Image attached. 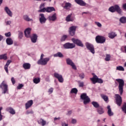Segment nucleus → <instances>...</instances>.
I'll return each instance as SVG.
<instances>
[{
  "mask_svg": "<svg viewBox=\"0 0 126 126\" xmlns=\"http://www.w3.org/2000/svg\"><path fill=\"white\" fill-rule=\"evenodd\" d=\"M2 87L4 88V94H5L6 92H7V87L8 86L5 84V82L4 81H2L1 84L0 85V88L2 89Z\"/></svg>",
  "mask_w": 126,
  "mask_h": 126,
  "instance_id": "nucleus-15",
  "label": "nucleus"
},
{
  "mask_svg": "<svg viewBox=\"0 0 126 126\" xmlns=\"http://www.w3.org/2000/svg\"><path fill=\"white\" fill-rule=\"evenodd\" d=\"M96 111L99 115H102L105 113V111L102 106H99L98 108H97Z\"/></svg>",
  "mask_w": 126,
  "mask_h": 126,
  "instance_id": "nucleus-23",
  "label": "nucleus"
},
{
  "mask_svg": "<svg viewBox=\"0 0 126 126\" xmlns=\"http://www.w3.org/2000/svg\"><path fill=\"white\" fill-rule=\"evenodd\" d=\"M1 110H2V107H0V122L2 120V115H1Z\"/></svg>",
  "mask_w": 126,
  "mask_h": 126,
  "instance_id": "nucleus-50",
  "label": "nucleus"
},
{
  "mask_svg": "<svg viewBox=\"0 0 126 126\" xmlns=\"http://www.w3.org/2000/svg\"><path fill=\"white\" fill-rule=\"evenodd\" d=\"M23 67L24 68V69H30L31 64L29 63H25L23 64Z\"/></svg>",
  "mask_w": 126,
  "mask_h": 126,
  "instance_id": "nucleus-27",
  "label": "nucleus"
},
{
  "mask_svg": "<svg viewBox=\"0 0 126 126\" xmlns=\"http://www.w3.org/2000/svg\"><path fill=\"white\" fill-rule=\"evenodd\" d=\"M106 62H110L111 61V55L110 54H106L105 58Z\"/></svg>",
  "mask_w": 126,
  "mask_h": 126,
  "instance_id": "nucleus-40",
  "label": "nucleus"
},
{
  "mask_svg": "<svg viewBox=\"0 0 126 126\" xmlns=\"http://www.w3.org/2000/svg\"><path fill=\"white\" fill-rule=\"evenodd\" d=\"M6 43L7 45H12V44H13V40H12V39H11V38H7L6 39Z\"/></svg>",
  "mask_w": 126,
  "mask_h": 126,
  "instance_id": "nucleus-30",
  "label": "nucleus"
},
{
  "mask_svg": "<svg viewBox=\"0 0 126 126\" xmlns=\"http://www.w3.org/2000/svg\"><path fill=\"white\" fill-rule=\"evenodd\" d=\"M108 37L110 39H114V38L117 37V33L115 32H111L108 33Z\"/></svg>",
  "mask_w": 126,
  "mask_h": 126,
  "instance_id": "nucleus-25",
  "label": "nucleus"
},
{
  "mask_svg": "<svg viewBox=\"0 0 126 126\" xmlns=\"http://www.w3.org/2000/svg\"><path fill=\"white\" fill-rule=\"evenodd\" d=\"M0 60H3L4 61H6V60H7V54H4L2 55H0Z\"/></svg>",
  "mask_w": 126,
  "mask_h": 126,
  "instance_id": "nucleus-33",
  "label": "nucleus"
},
{
  "mask_svg": "<svg viewBox=\"0 0 126 126\" xmlns=\"http://www.w3.org/2000/svg\"><path fill=\"white\" fill-rule=\"evenodd\" d=\"M80 97L82 100H84L83 103L84 105H87V104H89V103H90V98L87 96V94L86 93L82 94H81Z\"/></svg>",
  "mask_w": 126,
  "mask_h": 126,
  "instance_id": "nucleus-3",
  "label": "nucleus"
},
{
  "mask_svg": "<svg viewBox=\"0 0 126 126\" xmlns=\"http://www.w3.org/2000/svg\"><path fill=\"white\" fill-rule=\"evenodd\" d=\"M108 10L110 11V12H116V11L119 14H122V12H123L119 5H115L114 6L109 7Z\"/></svg>",
  "mask_w": 126,
  "mask_h": 126,
  "instance_id": "nucleus-2",
  "label": "nucleus"
},
{
  "mask_svg": "<svg viewBox=\"0 0 126 126\" xmlns=\"http://www.w3.org/2000/svg\"><path fill=\"white\" fill-rule=\"evenodd\" d=\"M116 98L115 101L117 105L119 107H121V105H122V103H123V99H122V97L120 94H115Z\"/></svg>",
  "mask_w": 126,
  "mask_h": 126,
  "instance_id": "nucleus-7",
  "label": "nucleus"
},
{
  "mask_svg": "<svg viewBox=\"0 0 126 126\" xmlns=\"http://www.w3.org/2000/svg\"><path fill=\"white\" fill-rule=\"evenodd\" d=\"M11 81L13 85L15 84L16 81H15V79H14V77H12L11 78Z\"/></svg>",
  "mask_w": 126,
  "mask_h": 126,
  "instance_id": "nucleus-52",
  "label": "nucleus"
},
{
  "mask_svg": "<svg viewBox=\"0 0 126 126\" xmlns=\"http://www.w3.org/2000/svg\"><path fill=\"white\" fill-rule=\"evenodd\" d=\"M44 54H42L41 55L40 60L44 59Z\"/></svg>",
  "mask_w": 126,
  "mask_h": 126,
  "instance_id": "nucleus-61",
  "label": "nucleus"
},
{
  "mask_svg": "<svg viewBox=\"0 0 126 126\" xmlns=\"http://www.w3.org/2000/svg\"><path fill=\"white\" fill-rule=\"evenodd\" d=\"M48 19L49 21H56V20H57V14L54 13L52 16H49Z\"/></svg>",
  "mask_w": 126,
  "mask_h": 126,
  "instance_id": "nucleus-18",
  "label": "nucleus"
},
{
  "mask_svg": "<svg viewBox=\"0 0 126 126\" xmlns=\"http://www.w3.org/2000/svg\"><path fill=\"white\" fill-rule=\"evenodd\" d=\"M92 105L94 106V108H96V109L98 108L100 106V105H99V103L96 101H93L92 102Z\"/></svg>",
  "mask_w": 126,
  "mask_h": 126,
  "instance_id": "nucleus-34",
  "label": "nucleus"
},
{
  "mask_svg": "<svg viewBox=\"0 0 126 126\" xmlns=\"http://www.w3.org/2000/svg\"><path fill=\"white\" fill-rule=\"evenodd\" d=\"M31 41L32 43H36L38 39V36L35 33H33L31 37Z\"/></svg>",
  "mask_w": 126,
  "mask_h": 126,
  "instance_id": "nucleus-19",
  "label": "nucleus"
},
{
  "mask_svg": "<svg viewBox=\"0 0 126 126\" xmlns=\"http://www.w3.org/2000/svg\"><path fill=\"white\" fill-rule=\"evenodd\" d=\"M63 47L65 49H73V48H75V44L67 42L63 45Z\"/></svg>",
  "mask_w": 126,
  "mask_h": 126,
  "instance_id": "nucleus-12",
  "label": "nucleus"
},
{
  "mask_svg": "<svg viewBox=\"0 0 126 126\" xmlns=\"http://www.w3.org/2000/svg\"><path fill=\"white\" fill-rule=\"evenodd\" d=\"M75 1L77 3V4L81 5V6H88L89 5L88 4L84 2L83 0H75Z\"/></svg>",
  "mask_w": 126,
  "mask_h": 126,
  "instance_id": "nucleus-14",
  "label": "nucleus"
},
{
  "mask_svg": "<svg viewBox=\"0 0 126 126\" xmlns=\"http://www.w3.org/2000/svg\"><path fill=\"white\" fill-rule=\"evenodd\" d=\"M6 25H10L11 24V21H8L6 23Z\"/></svg>",
  "mask_w": 126,
  "mask_h": 126,
  "instance_id": "nucleus-59",
  "label": "nucleus"
},
{
  "mask_svg": "<svg viewBox=\"0 0 126 126\" xmlns=\"http://www.w3.org/2000/svg\"><path fill=\"white\" fill-rule=\"evenodd\" d=\"M11 35V34L10 33V32L5 33V36H6V37H10Z\"/></svg>",
  "mask_w": 126,
  "mask_h": 126,
  "instance_id": "nucleus-55",
  "label": "nucleus"
},
{
  "mask_svg": "<svg viewBox=\"0 0 126 126\" xmlns=\"http://www.w3.org/2000/svg\"><path fill=\"white\" fill-rule=\"evenodd\" d=\"M60 119H61V118L60 117H58V118L56 117L54 118V121H57V120H60Z\"/></svg>",
  "mask_w": 126,
  "mask_h": 126,
  "instance_id": "nucleus-64",
  "label": "nucleus"
},
{
  "mask_svg": "<svg viewBox=\"0 0 126 126\" xmlns=\"http://www.w3.org/2000/svg\"><path fill=\"white\" fill-rule=\"evenodd\" d=\"M79 77L81 78V79H83L84 77H85V75H84V73H81L79 75Z\"/></svg>",
  "mask_w": 126,
  "mask_h": 126,
  "instance_id": "nucleus-49",
  "label": "nucleus"
},
{
  "mask_svg": "<svg viewBox=\"0 0 126 126\" xmlns=\"http://www.w3.org/2000/svg\"><path fill=\"white\" fill-rule=\"evenodd\" d=\"M62 126H68V124H66L65 123H63Z\"/></svg>",
  "mask_w": 126,
  "mask_h": 126,
  "instance_id": "nucleus-62",
  "label": "nucleus"
},
{
  "mask_svg": "<svg viewBox=\"0 0 126 126\" xmlns=\"http://www.w3.org/2000/svg\"><path fill=\"white\" fill-rule=\"evenodd\" d=\"M122 8H123V9H124V10H126V3L123 4V5L122 6Z\"/></svg>",
  "mask_w": 126,
  "mask_h": 126,
  "instance_id": "nucleus-57",
  "label": "nucleus"
},
{
  "mask_svg": "<svg viewBox=\"0 0 126 126\" xmlns=\"http://www.w3.org/2000/svg\"><path fill=\"white\" fill-rule=\"evenodd\" d=\"M90 80L92 81L93 84H95L97 83V81L98 80V77H97V75H94L92 78H90Z\"/></svg>",
  "mask_w": 126,
  "mask_h": 126,
  "instance_id": "nucleus-26",
  "label": "nucleus"
},
{
  "mask_svg": "<svg viewBox=\"0 0 126 126\" xmlns=\"http://www.w3.org/2000/svg\"><path fill=\"white\" fill-rule=\"evenodd\" d=\"M76 28L77 27L75 26H72L70 27L69 29V34L70 36H73L75 35V32L76 31Z\"/></svg>",
  "mask_w": 126,
  "mask_h": 126,
  "instance_id": "nucleus-10",
  "label": "nucleus"
},
{
  "mask_svg": "<svg viewBox=\"0 0 126 126\" xmlns=\"http://www.w3.org/2000/svg\"><path fill=\"white\" fill-rule=\"evenodd\" d=\"M38 12H47V8H43L40 9L39 10H38Z\"/></svg>",
  "mask_w": 126,
  "mask_h": 126,
  "instance_id": "nucleus-45",
  "label": "nucleus"
},
{
  "mask_svg": "<svg viewBox=\"0 0 126 126\" xmlns=\"http://www.w3.org/2000/svg\"><path fill=\"white\" fill-rule=\"evenodd\" d=\"M18 37L19 39H22V37H23V32H19Z\"/></svg>",
  "mask_w": 126,
  "mask_h": 126,
  "instance_id": "nucleus-46",
  "label": "nucleus"
},
{
  "mask_svg": "<svg viewBox=\"0 0 126 126\" xmlns=\"http://www.w3.org/2000/svg\"><path fill=\"white\" fill-rule=\"evenodd\" d=\"M55 58H63V55L61 52H58L54 55Z\"/></svg>",
  "mask_w": 126,
  "mask_h": 126,
  "instance_id": "nucleus-32",
  "label": "nucleus"
},
{
  "mask_svg": "<svg viewBox=\"0 0 126 126\" xmlns=\"http://www.w3.org/2000/svg\"><path fill=\"white\" fill-rule=\"evenodd\" d=\"M25 35L27 38H30V37H31V29H27L25 31Z\"/></svg>",
  "mask_w": 126,
  "mask_h": 126,
  "instance_id": "nucleus-17",
  "label": "nucleus"
},
{
  "mask_svg": "<svg viewBox=\"0 0 126 126\" xmlns=\"http://www.w3.org/2000/svg\"><path fill=\"white\" fill-rule=\"evenodd\" d=\"M71 41L73 42V43H74V44L77 45V46L83 47L84 45L81 40L78 39L73 38L71 39Z\"/></svg>",
  "mask_w": 126,
  "mask_h": 126,
  "instance_id": "nucleus-8",
  "label": "nucleus"
},
{
  "mask_svg": "<svg viewBox=\"0 0 126 126\" xmlns=\"http://www.w3.org/2000/svg\"><path fill=\"white\" fill-rule=\"evenodd\" d=\"M103 81L102 79L97 78V83H103Z\"/></svg>",
  "mask_w": 126,
  "mask_h": 126,
  "instance_id": "nucleus-51",
  "label": "nucleus"
},
{
  "mask_svg": "<svg viewBox=\"0 0 126 126\" xmlns=\"http://www.w3.org/2000/svg\"><path fill=\"white\" fill-rule=\"evenodd\" d=\"M52 11H56V9H55L54 7H46V12L50 13L52 12Z\"/></svg>",
  "mask_w": 126,
  "mask_h": 126,
  "instance_id": "nucleus-29",
  "label": "nucleus"
},
{
  "mask_svg": "<svg viewBox=\"0 0 126 126\" xmlns=\"http://www.w3.org/2000/svg\"><path fill=\"white\" fill-rule=\"evenodd\" d=\"M32 105H33V100H30L28 101L25 104L26 110H28L29 108H31V107H32Z\"/></svg>",
  "mask_w": 126,
  "mask_h": 126,
  "instance_id": "nucleus-16",
  "label": "nucleus"
},
{
  "mask_svg": "<svg viewBox=\"0 0 126 126\" xmlns=\"http://www.w3.org/2000/svg\"><path fill=\"white\" fill-rule=\"evenodd\" d=\"M43 7H45V3H41L39 6V8L41 9L43 8Z\"/></svg>",
  "mask_w": 126,
  "mask_h": 126,
  "instance_id": "nucleus-56",
  "label": "nucleus"
},
{
  "mask_svg": "<svg viewBox=\"0 0 126 126\" xmlns=\"http://www.w3.org/2000/svg\"><path fill=\"white\" fill-rule=\"evenodd\" d=\"M4 10L5 11H6L7 14H8L9 16H10V17H12V12L10 11L9 8H8V7H5Z\"/></svg>",
  "mask_w": 126,
  "mask_h": 126,
  "instance_id": "nucleus-24",
  "label": "nucleus"
},
{
  "mask_svg": "<svg viewBox=\"0 0 126 126\" xmlns=\"http://www.w3.org/2000/svg\"><path fill=\"white\" fill-rule=\"evenodd\" d=\"M24 87V85L22 84H19L18 86L17 87V89L18 90H20L21 89V88H22V87Z\"/></svg>",
  "mask_w": 126,
  "mask_h": 126,
  "instance_id": "nucleus-47",
  "label": "nucleus"
},
{
  "mask_svg": "<svg viewBox=\"0 0 126 126\" xmlns=\"http://www.w3.org/2000/svg\"><path fill=\"white\" fill-rule=\"evenodd\" d=\"M3 39V36L0 34V41H1Z\"/></svg>",
  "mask_w": 126,
  "mask_h": 126,
  "instance_id": "nucleus-63",
  "label": "nucleus"
},
{
  "mask_svg": "<svg viewBox=\"0 0 126 126\" xmlns=\"http://www.w3.org/2000/svg\"><path fill=\"white\" fill-rule=\"evenodd\" d=\"M70 7H71V3L69 2H66L65 3L64 8H65V9H68L69 8H70Z\"/></svg>",
  "mask_w": 126,
  "mask_h": 126,
  "instance_id": "nucleus-35",
  "label": "nucleus"
},
{
  "mask_svg": "<svg viewBox=\"0 0 126 126\" xmlns=\"http://www.w3.org/2000/svg\"><path fill=\"white\" fill-rule=\"evenodd\" d=\"M116 70H119L120 71H125V68L122 66H118L116 67Z\"/></svg>",
  "mask_w": 126,
  "mask_h": 126,
  "instance_id": "nucleus-39",
  "label": "nucleus"
},
{
  "mask_svg": "<svg viewBox=\"0 0 126 126\" xmlns=\"http://www.w3.org/2000/svg\"><path fill=\"white\" fill-rule=\"evenodd\" d=\"M101 97L103 100L107 102L108 100H109V97L108 96L104 94H101Z\"/></svg>",
  "mask_w": 126,
  "mask_h": 126,
  "instance_id": "nucleus-37",
  "label": "nucleus"
},
{
  "mask_svg": "<svg viewBox=\"0 0 126 126\" xmlns=\"http://www.w3.org/2000/svg\"><path fill=\"white\" fill-rule=\"evenodd\" d=\"M40 78H35L33 80V83H35V84H38V83L40 82Z\"/></svg>",
  "mask_w": 126,
  "mask_h": 126,
  "instance_id": "nucleus-42",
  "label": "nucleus"
},
{
  "mask_svg": "<svg viewBox=\"0 0 126 126\" xmlns=\"http://www.w3.org/2000/svg\"><path fill=\"white\" fill-rule=\"evenodd\" d=\"M66 62L67 64H68L69 65H71V66H72V68H73V69H75V70H76V69H77L76 66L75 65V64H74V63H73L72 61L71 60H70V59H69V58L66 59Z\"/></svg>",
  "mask_w": 126,
  "mask_h": 126,
  "instance_id": "nucleus-9",
  "label": "nucleus"
},
{
  "mask_svg": "<svg viewBox=\"0 0 126 126\" xmlns=\"http://www.w3.org/2000/svg\"><path fill=\"white\" fill-rule=\"evenodd\" d=\"M37 124L38 125H41L42 126H44L47 124V122L44 119L40 118L39 120H37Z\"/></svg>",
  "mask_w": 126,
  "mask_h": 126,
  "instance_id": "nucleus-21",
  "label": "nucleus"
},
{
  "mask_svg": "<svg viewBox=\"0 0 126 126\" xmlns=\"http://www.w3.org/2000/svg\"><path fill=\"white\" fill-rule=\"evenodd\" d=\"M50 61V58H45L43 59H39L37 62V64H40L41 65H46L48 63V62Z\"/></svg>",
  "mask_w": 126,
  "mask_h": 126,
  "instance_id": "nucleus-6",
  "label": "nucleus"
},
{
  "mask_svg": "<svg viewBox=\"0 0 126 126\" xmlns=\"http://www.w3.org/2000/svg\"><path fill=\"white\" fill-rule=\"evenodd\" d=\"M107 109H108L107 113H108V115L109 116V117L114 116V113L112 112V110L111 109V106L110 105L107 106Z\"/></svg>",
  "mask_w": 126,
  "mask_h": 126,
  "instance_id": "nucleus-28",
  "label": "nucleus"
},
{
  "mask_svg": "<svg viewBox=\"0 0 126 126\" xmlns=\"http://www.w3.org/2000/svg\"><path fill=\"white\" fill-rule=\"evenodd\" d=\"M95 24H96V25H97V26H98V27H102V24H101V23L98 22H95Z\"/></svg>",
  "mask_w": 126,
  "mask_h": 126,
  "instance_id": "nucleus-53",
  "label": "nucleus"
},
{
  "mask_svg": "<svg viewBox=\"0 0 126 126\" xmlns=\"http://www.w3.org/2000/svg\"><path fill=\"white\" fill-rule=\"evenodd\" d=\"M120 21L121 23H126V17H122L120 19Z\"/></svg>",
  "mask_w": 126,
  "mask_h": 126,
  "instance_id": "nucleus-41",
  "label": "nucleus"
},
{
  "mask_svg": "<svg viewBox=\"0 0 126 126\" xmlns=\"http://www.w3.org/2000/svg\"><path fill=\"white\" fill-rule=\"evenodd\" d=\"M7 111L9 112L10 114L12 115H15V111H14V109L11 107H8L6 109Z\"/></svg>",
  "mask_w": 126,
  "mask_h": 126,
  "instance_id": "nucleus-31",
  "label": "nucleus"
},
{
  "mask_svg": "<svg viewBox=\"0 0 126 126\" xmlns=\"http://www.w3.org/2000/svg\"><path fill=\"white\" fill-rule=\"evenodd\" d=\"M67 38V35H63L61 39V42H64L65 40Z\"/></svg>",
  "mask_w": 126,
  "mask_h": 126,
  "instance_id": "nucleus-44",
  "label": "nucleus"
},
{
  "mask_svg": "<svg viewBox=\"0 0 126 126\" xmlns=\"http://www.w3.org/2000/svg\"><path fill=\"white\" fill-rule=\"evenodd\" d=\"M71 15H72V14H70L67 16V17L65 18V20L67 21V22H70L74 21V18H71Z\"/></svg>",
  "mask_w": 126,
  "mask_h": 126,
  "instance_id": "nucleus-22",
  "label": "nucleus"
},
{
  "mask_svg": "<svg viewBox=\"0 0 126 126\" xmlns=\"http://www.w3.org/2000/svg\"><path fill=\"white\" fill-rule=\"evenodd\" d=\"M72 123H73V124H76V120L72 119Z\"/></svg>",
  "mask_w": 126,
  "mask_h": 126,
  "instance_id": "nucleus-60",
  "label": "nucleus"
},
{
  "mask_svg": "<svg viewBox=\"0 0 126 126\" xmlns=\"http://www.w3.org/2000/svg\"><path fill=\"white\" fill-rule=\"evenodd\" d=\"M79 87H83V86H84V83H83V82H80L79 83Z\"/></svg>",
  "mask_w": 126,
  "mask_h": 126,
  "instance_id": "nucleus-54",
  "label": "nucleus"
},
{
  "mask_svg": "<svg viewBox=\"0 0 126 126\" xmlns=\"http://www.w3.org/2000/svg\"><path fill=\"white\" fill-rule=\"evenodd\" d=\"M23 19L24 20H26V21H32L33 20L32 19H30L28 15H26L23 16Z\"/></svg>",
  "mask_w": 126,
  "mask_h": 126,
  "instance_id": "nucleus-36",
  "label": "nucleus"
},
{
  "mask_svg": "<svg viewBox=\"0 0 126 126\" xmlns=\"http://www.w3.org/2000/svg\"><path fill=\"white\" fill-rule=\"evenodd\" d=\"M53 91H54V89H53L52 88H51L49 91H48V92L49 93H53Z\"/></svg>",
  "mask_w": 126,
  "mask_h": 126,
  "instance_id": "nucleus-58",
  "label": "nucleus"
},
{
  "mask_svg": "<svg viewBox=\"0 0 126 126\" xmlns=\"http://www.w3.org/2000/svg\"><path fill=\"white\" fill-rule=\"evenodd\" d=\"M122 110L124 113L126 114V103H124L122 107Z\"/></svg>",
  "mask_w": 126,
  "mask_h": 126,
  "instance_id": "nucleus-43",
  "label": "nucleus"
},
{
  "mask_svg": "<svg viewBox=\"0 0 126 126\" xmlns=\"http://www.w3.org/2000/svg\"><path fill=\"white\" fill-rule=\"evenodd\" d=\"M11 63H12L11 60H7L6 64L4 66V69L6 73H8V66Z\"/></svg>",
  "mask_w": 126,
  "mask_h": 126,
  "instance_id": "nucleus-20",
  "label": "nucleus"
},
{
  "mask_svg": "<svg viewBox=\"0 0 126 126\" xmlns=\"http://www.w3.org/2000/svg\"><path fill=\"white\" fill-rule=\"evenodd\" d=\"M54 75L55 78H57L59 82H60L61 83H63V75L58 73H55L54 74Z\"/></svg>",
  "mask_w": 126,
  "mask_h": 126,
  "instance_id": "nucleus-13",
  "label": "nucleus"
},
{
  "mask_svg": "<svg viewBox=\"0 0 126 126\" xmlns=\"http://www.w3.org/2000/svg\"><path fill=\"white\" fill-rule=\"evenodd\" d=\"M39 22L41 24H44L46 23L47 19L45 17V15L43 13H41L39 15Z\"/></svg>",
  "mask_w": 126,
  "mask_h": 126,
  "instance_id": "nucleus-11",
  "label": "nucleus"
},
{
  "mask_svg": "<svg viewBox=\"0 0 126 126\" xmlns=\"http://www.w3.org/2000/svg\"><path fill=\"white\" fill-rule=\"evenodd\" d=\"M77 92H78V90L76 88H73L70 91L71 94H77Z\"/></svg>",
  "mask_w": 126,
  "mask_h": 126,
  "instance_id": "nucleus-38",
  "label": "nucleus"
},
{
  "mask_svg": "<svg viewBox=\"0 0 126 126\" xmlns=\"http://www.w3.org/2000/svg\"><path fill=\"white\" fill-rule=\"evenodd\" d=\"M116 81L119 83V90L120 95H123L124 93V86H125V81L122 79H117Z\"/></svg>",
  "mask_w": 126,
  "mask_h": 126,
  "instance_id": "nucleus-1",
  "label": "nucleus"
},
{
  "mask_svg": "<svg viewBox=\"0 0 126 126\" xmlns=\"http://www.w3.org/2000/svg\"><path fill=\"white\" fill-rule=\"evenodd\" d=\"M34 112H33V110H27L26 114V115H29L30 114H33Z\"/></svg>",
  "mask_w": 126,
  "mask_h": 126,
  "instance_id": "nucleus-48",
  "label": "nucleus"
},
{
  "mask_svg": "<svg viewBox=\"0 0 126 126\" xmlns=\"http://www.w3.org/2000/svg\"><path fill=\"white\" fill-rule=\"evenodd\" d=\"M85 45L87 49L89 50L92 54H95V49H94V45H93V44L89 42H87Z\"/></svg>",
  "mask_w": 126,
  "mask_h": 126,
  "instance_id": "nucleus-5",
  "label": "nucleus"
},
{
  "mask_svg": "<svg viewBox=\"0 0 126 126\" xmlns=\"http://www.w3.org/2000/svg\"><path fill=\"white\" fill-rule=\"evenodd\" d=\"M95 42L97 44H104L106 42V37L102 35H97L95 37Z\"/></svg>",
  "mask_w": 126,
  "mask_h": 126,
  "instance_id": "nucleus-4",
  "label": "nucleus"
}]
</instances>
